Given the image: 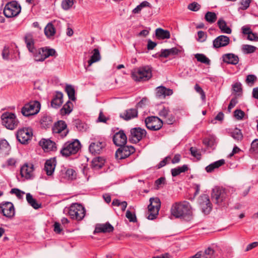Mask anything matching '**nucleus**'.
<instances>
[{
    "mask_svg": "<svg viewBox=\"0 0 258 258\" xmlns=\"http://www.w3.org/2000/svg\"><path fill=\"white\" fill-rule=\"evenodd\" d=\"M105 146V143L102 142L97 141L91 143L89 146V150L93 154H100L101 151Z\"/></svg>",
    "mask_w": 258,
    "mask_h": 258,
    "instance_id": "obj_26",
    "label": "nucleus"
},
{
    "mask_svg": "<svg viewBox=\"0 0 258 258\" xmlns=\"http://www.w3.org/2000/svg\"><path fill=\"white\" fill-rule=\"evenodd\" d=\"M233 91L236 93H239L237 95H240L242 93V85L240 82H236L232 85Z\"/></svg>",
    "mask_w": 258,
    "mask_h": 258,
    "instance_id": "obj_57",
    "label": "nucleus"
},
{
    "mask_svg": "<svg viewBox=\"0 0 258 258\" xmlns=\"http://www.w3.org/2000/svg\"><path fill=\"white\" fill-rule=\"evenodd\" d=\"M217 25L222 33L226 34L231 33L232 30L227 26L226 22L223 19H220L217 22Z\"/></svg>",
    "mask_w": 258,
    "mask_h": 258,
    "instance_id": "obj_35",
    "label": "nucleus"
},
{
    "mask_svg": "<svg viewBox=\"0 0 258 258\" xmlns=\"http://www.w3.org/2000/svg\"><path fill=\"white\" fill-rule=\"evenodd\" d=\"M41 104L38 101H30L26 103L21 109V113L25 116L37 114L40 109Z\"/></svg>",
    "mask_w": 258,
    "mask_h": 258,
    "instance_id": "obj_7",
    "label": "nucleus"
},
{
    "mask_svg": "<svg viewBox=\"0 0 258 258\" xmlns=\"http://www.w3.org/2000/svg\"><path fill=\"white\" fill-rule=\"evenodd\" d=\"M112 140L114 144L118 147L126 144L127 137L123 131L120 130L113 136Z\"/></svg>",
    "mask_w": 258,
    "mask_h": 258,
    "instance_id": "obj_18",
    "label": "nucleus"
},
{
    "mask_svg": "<svg viewBox=\"0 0 258 258\" xmlns=\"http://www.w3.org/2000/svg\"><path fill=\"white\" fill-rule=\"evenodd\" d=\"M44 47L39 48H36L35 50L32 53L35 61H43L44 60Z\"/></svg>",
    "mask_w": 258,
    "mask_h": 258,
    "instance_id": "obj_34",
    "label": "nucleus"
},
{
    "mask_svg": "<svg viewBox=\"0 0 258 258\" xmlns=\"http://www.w3.org/2000/svg\"><path fill=\"white\" fill-rule=\"evenodd\" d=\"M181 50L176 47H173L170 49H162L159 54V57L167 58L170 55L178 54Z\"/></svg>",
    "mask_w": 258,
    "mask_h": 258,
    "instance_id": "obj_29",
    "label": "nucleus"
},
{
    "mask_svg": "<svg viewBox=\"0 0 258 258\" xmlns=\"http://www.w3.org/2000/svg\"><path fill=\"white\" fill-rule=\"evenodd\" d=\"M171 158L170 156L166 157L164 159L161 161L157 165L156 168L157 169H160L166 165L167 163V161L168 160L170 159Z\"/></svg>",
    "mask_w": 258,
    "mask_h": 258,
    "instance_id": "obj_63",
    "label": "nucleus"
},
{
    "mask_svg": "<svg viewBox=\"0 0 258 258\" xmlns=\"http://www.w3.org/2000/svg\"><path fill=\"white\" fill-rule=\"evenodd\" d=\"M2 55L4 60H8L10 59V49L9 46L6 45L4 47Z\"/></svg>",
    "mask_w": 258,
    "mask_h": 258,
    "instance_id": "obj_52",
    "label": "nucleus"
},
{
    "mask_svg": "<svg viewBox=\"0 0 258 258\" xmlns=\"http://www.w3.org/2000/svg\"><path fill=\"white\" fill-rule=\"evenodd\" d=\"M198 38L197 39V40L199 42H203L206 41L207 35L206 32L203 31H199L198 32Z\"/></svg>",
    "mask_w": 258,
    "mask_h": 258,
    "instance_id": "obj_58",
    "label": "nucleus"
},
{
    "mask_svg": "<svg viewBox=\"0 0 258 258\" xmlns=\"http://www.w3.org/2000/svg\"><path fill=\"white\" fill-rule=\"evenodd\" d=\"M231 136L235 140L241 141L243 139V135L240 129L235 128L230 133Z\"/></svg>",
    "mask_w": 258,
    "mask_h": 258,
    "instance_id": "obj_47",
    "label": "nucleus"
},
{
    "mask_svg": "<svg viewBox=\"0 0 258 258\" xmlns=\"http://www.w3.org/2000/svg\"><path fill=\"white\" fill-rule=\"evenodd\" d=\"M150 204L148 206V215L147 219L154 220L158 215L159 211L161 207V202L159 198H151L150 199Z\"/></svg>",
    "mask_w": 258,
    "mask_h": 258,
    "instance_id": "obj_6",
    "label": "nucleus"
},
{
    "mask_svg": "<svg viewBox=\"0 0 258 258\" xmlns=\"http://www.w3.org/2000/svg\"><path fill=\"white\" fill-rule=\"evenodd\" d=\"M101 59V55L98 48H95L93 50V54L88 60V66H91L93 63L98 61Z\"/></svg>",
    "mask_w": 258,
    "mask_h": 258,
    "instance_id": "obj_37",
    "label": "nucleus"
},
{
    "mask_svg": "<svg viewBox=\"0 0 258 258\" xmlns=\"http://www.w3.org/2000/svg\"><path fill=\"white\" fill-rule=\"evenodd\" d=\"M53 122L52 117L47 113L43 114L40 120L41 127L44 129L49 128L52 126Z\"/></svg>",
    "mask_w": 258,
    "mask_h": 258,
    "instance_id": "obj_25",
    "label": "nucleus"
},
{
    "mask_svg": "<svg viewBox=\"0 0 258 258\" xmlns=\"http://www.w3.org/2000/svg\"><path fill=\"white\" fill-rule=\"evenodd\" d=\"M195 56L198 61L206 64L210 63V60L204 54L197 53L195 54Z\"/></svg>",
    "mask_w": 258,
    "mask_h": 258,
    "instance_id": "obj_48",
    "label": "nucleus"
},
{
    "mask_svg": "<svg viewBox=\"0 0 258 258\" xmlns=\"http://www.w3.org/2000/svg\"><path fill=\"white\" fill-rule=\"evenodd\" d=\"M1 213L5 217L12 218L15 215V208L12 203L3 202L0 205Z\"/></svg>",
    "mask_w": 258,
    "mask_h": 258,
    "instance_id": "obj_16",
    "label": "nucleus"
},
{
    "mask_svg": "<svg viewBox=\"0 0 258 258\" xmlns=\"http://www.w3.org/2000/svg\"><path fill=\"white\" fill-rule=\"evenodd\" d=\"M164 119L165 122L168 124H172L175 121V118L174 115H173L172 114H170L169 113L168 114V115H167Z\"/></svg>",
    "mask_w": 258,
    "mask_h": 258,
    "instance_id": "obj_60",
    "label": "nucleus"
},
{
    "mask_svg": "<svg viewBox=\"0 0 258 258\" xmlns=\"http://www.w3.org/2000/svg\"><path fill=\"white\" fill-rule=\"evenodd\" d=\"M56 164V160L55 157L51 158L46 161L44 165V170L47 175L50 176L53 174Z\"/></svg>",
    "mask_w": 258,
    "mask_h": 258,
    "instance_id": "obj_23",
    "label": "nucleus"
},
{
    "mask_svg": "<svg viewBox=\"0 0 258 258\" xmlns=\"http://www.w3.org/2000/svg\"><path fill=\"white\" fill-rule=\"evenodd\" d=\"M81 144L78 139H72L66 142L60 151V154L65 157L76 154L81 149Z\"/></svg>",
    "mask_w": 258,
    "mask_h": 258,
    "instance_id": "obj_3",
    "label": "nucleus"
},
{
    "mask_svg": "<svg viewBox=\"0 0 258 258\" xmlns=\"http://www.w3.org/2000/svg\"><path fill=\"white\" fill-rule=\"evenodd\" d=\"M73 124L79 132L85 131L87 128V124L80 119H74Z\"/></svg>",
    "mask_w": 258,
    "mask_h": 258,
    "instance_id": "obj_42",
    "label": "nucleus"
},
{
    "mask_svg": "<svg viewBox=\"0 0 258 258\" xmlns=\"http://www.w3.org/2000/svg\"><path fill=\"white\" fill-rule=\"evenodd\" d=\"M65 91L68 94L69 100L73 101L76 100V97H75V90L72 85H67L65 88Z\"/></svg>",
    "mask_w": 258,
    "mask_h": 258,
    "instance_id": "obj_41",
    "label": "nucleus"
},
{
    "mask_svg": "<svg viewBox=\"0 0 258 258\" xmlns=\"http://www.w3.org/2000/svg\"><path fill=\"white\" fill-rule=\"evenodd\" d=\"M24 41L29 51L31 53L33 52L36 48L34 46L35 41L32 34L26 33L24 37Z\"/></svg>",
    "mask_w": 258,
    "mask_h": 258,
    "instance_id": "obj_27",
    "label": "nucleus"
},
{
    "mask_svg": "<svg viewBox=\"0 0 258 258\" xmlns=\"http://www.w3.org/2000/svg\"><path fill=\"white\" fill-rule=\"evenodd\" d=\"M244 115V112L241 109H236L234 112V116L238 120L242 119Z\"/></svg>",
    "mask_w": 258,
    "mask_h": 258,
    "instance_id": "obj_61",
    "label": "nucleus"
},
{
    "mask_svg": "<svg viewBox=\"0 0 258 258\" xmlns=\"http://www.w3.org/2000/svg\"><path fill=\"white\" fill-rule=\"evenodd\" d=\"M188 170V167L187 165L184 164L182 166H178L176 168L171 169V173L173 177H175L179 175L181 173L187 171Z\"/></svg>",
    "mask_w": 258,
    "mask_h": 258,
    "instance_id": "obj_39",
    "label": "nucleus"
},
{
    "mask_svg": "<svg viewBox=\"0 0 258 258\" xmlns=\"http://www.w3.org/2000/svg\"><path fill=\"white\" fill-rule=\"evenodd\" d=\"M64 212H67L72 219L81 221L86 215L84 206L78 203H73L69 208H65Z\"/></svg>",
    "mask_w": 258,
    "mask_h": 258,
    "instance_id": "obj_4",
    "label": "nucleus"
},
{
    "mask_svg": "<svg viewBox=\"0 0 258 258\" xmlns=\"http://www.w3.org/2000/svg\"><path fill=\"white\" fill-rule=\"evenodd\" d=\"M73 104L70 100H68L60 110V113L61 115L69 114L73 110Z\"/></svg>",
    "mask_w": 258,
    "mask_h": 258,
    "instance_id": "obj_36",
    "label": "nucleus"
},
{
    "mask_svg": "<svg viewBox=\"0 0 258 258\" xmlns=\"http://www.w3.org/2000/svg\"><path fill=\"white\" fill-rule=\"evenodd\" d=\"M44 60L49 56H56L57 55L55 50L53 48H49V47H44Z\"/></svg>",
    "mask_w": 258,
    "mask_h": 258,
    "instance_id": "obj_45",
    "label": "nucleus"
},
{
    "mask_svg": "<svg viewBox=\"0 0 258 258\" xmlns=\"http://www.w3.org/2000/svg\"><path fill=\"white\" fill-rule=\"evenodd\" d=\"M256 77L254 75H248L246 77V82L247 84L251 85L253 84L254 82L256 81Z\"/></svg>",
    "mask_w": 258,
    "mask_h": 258,
    "instance_id": "obj_62",
    "label": "nucleus"
},
{
    "mask_svg": "<svg viewBox=\"0 0 258 258\" xmlns=\"http://www.w3.org/2000/svg\"><path fill=\"white\" fill-rule=\"evenodd\" d=\"M230 41L229 37L225 35H220L213 40V46L215 48H219L227 46Z\"/></svg>",
    "mask_w": 258,
    "mask_h": 258,
    "instance_id": "obj_19",
    "label": "nucleus"
},
{
    "mask_svg": "<svg viewBox=\"0 0 258 258\" xmlns=\"http://www.w3.org/2000/svg\"><path fill=\"white\" fill-rule=\"evenodd\" d=\"M1 118L2 124L10 130L16 128L19 123L16 114L11 112L7 111L3 113Z\"/></svg>",
    "mask_w": 258,
    "mask_h": 258,
    "instance_id": "obj_5",
    "label": "nucleus"
},
{
    "mask_svg": "<svg viewBox=\"0 0 258 258\" xmlns=\"http://www.w3.org/2000/svg\"><path fill=\"white\" fill-rule=\"evenodd\" d=\"M156 38L159 39H169L170 38V32L167 30H164L162 28H157L155 31Z\"/></svg>",
    "mask_w": 258,
    "mask_h": 258,
    "instance_id": "obj_31",
    "label": "nucleus"
},
{
    "mask_svg": "<svg viewBox=\"0 0 258 258\" xmlns=\"http://www.w3.org/2000/svg\"><path fill=\"white\" fill-rule=\"evenodd\" d=\"M21 11V6L17 2L13 1L6 5L4 10V14L7 18H12L18 16Z\"/></svg>",
    "mask_w": 258,
    "mask_h": 258,
    "instance_id": "obj_8",
    "label": "nucleus"
},
{
    "mask_svg": "<svg viewBox=\"0 0 258 258\" xmlns=\"http://www.w3.org/2000/svg\"><path fill=\"white\" fill-rule=\"evenodd\" d=\"M251 0H241L240 9L242 10H246L249 7Z\"/></svg>",
    "mask_w": 258,
    "mask_h": 258,
    "instance_id": "obj_64",
    "label": "nucleus"
},
{
    "mask_svg": "<svg viewBox=\"0 0 258 258\" xmlns=\"http://www.w3.org/2000/svg\"><path fill=\"white\" fill-rule=\"evenodd\" d=\"M249 152L250 153H258V139H254L251 143Z\"/></svg>",
    "mask_w": 258,
    "mask_h": 258,
    "instance_id": "obj_51",
    "label": "nucleus"
},
{
    "mask_svg": "<svg viewBox=\"0 0 258 258\" xmlns=\"http://www.w3.org/2000/svg\"><path fill=\"white\" fill-rule=\"evenodd\" d=\"M26 200L28 204L35 209H38L41 207V204L38 203L30 193L26 194Z\"/></svg>",
    "mask_w": 258,
    "mask_h": 258,
    "instance_id": "obj_38",
    "label": "nucleus"
},
{
    "mask_svg": "<svg viewBox=\"0 0 258 258\" xmlns=\"http://www.w3.org/2000/svg\"><path fill=\"white\" fill-rule=\"evenodd\" d=\"M138 111L137 108L126 109L123 113H120L119 117L122 119L128 121L138 116Z\"/></svg>",
    "mask_w": 258,
    "mask_h": 258,
    "instance_id": "obj_21",
    "label": "nucleus"
},
{
    "mask_svg": "<svg viewBox=\"0 0 258 258\" xmlns=\"http://www.w3.org/2000/svg\"><path fill=\"white\" fill-rule=\"evenodd\" d=\"M39 144L45 152L54 151L56 150L55 143L50 139H43L39 141Z\"/></svg>",
    "mask_w": 258,
    "mask_h": 258,
    "instance_id": "obj_20",
    "label": "nucleus"
},
{
    "mask_svg": "<svg viewBox=\"0 0 258 258\" xmlns=\"http://www.w3.org/2000/svg\"><path fill=\"white\" fill-rule=\"evenodd\" d=\"M34 165L32 164L25 163L20 169V175L27 180L33 178L34 177Z\"/></svg>",
    "mask_w": 258,
    "mask_h": 258,
    "instance_id": "obj_17",
    "label": "nucleus"
},
{
    "mask_svg": "<svg viewBox=\"0 0 258 258\" xmlns=\"http://www.w3.org/2000/svg\"><path fill=\"white\" fill-rule=\"evenodd\" d=\"M12 194H15L19 199H22L25 192L16 188H12L10 191Z\"/></svg>",
    "mask_w": 258,
    "mask_h": 258,
    "instance_id": "obj_53",
    "label": "nucleus"
},
{
    "mask_svg": "<svg viewBox=\"0 0 258 258\" xmlns=\"http://www.w3.org/2000/svg\"><path fill=\"white\" fill-rule=\"evenodd\" d=\"M60 173L62 177L68 180H73L77 178V172L73 169L64 168L61 170Z\"/></svg>",
    "mask_w": 258,
    "mask_h": 258,
    "instance_id": "obj_28",
    "label": "nucleus"
},
{
    "mask_svg": "<svg viewBox=\"0 0 258 258\" xmlns=\"http://www.w3.org/2000/svg\"><path fill=\"white\" fill-rule=\"evenodd\" d=\"M69 132L67 124L62 120H59L55 122L52 126V134L54 135H57L61 139L65 138Z\"/></svg>",
    "mask_w": 258,
    "mask_h": 258,
    "instance_id": "obj_9",
    "label": "nucleus"
},
{
    "mask_svg": "<svg viewBox=\"0 0 258 258\" xmlns=\"http://www.w3.org/2000/svg\"><path fill=\"white\" fill-rule=\"evenodd\" d=\"M173 94V90L165 87L160 86L156 88V97L158 98H165L167 96H170Z\"/></svg>",
    "mask_w": 258,
    "mask_h": 258,
    "instance_id": "obj_24",
    "label": "nucleus"
},
{
    "mask_svg": "<svg viewBox=\"0 0 258 258\" xmlns=\"http://www.w3.org/2000/svg\"><path fill=\"white\" fill-rule=\"evenodd\" d=\"M126 217L130 222H137V217L135 213H133L130 210H127L125 214Z\"/></svg>",
    "mask_w": 258,
    "mask_h": 258,
    "instance_id": "obj_59",
    "label": "nucleus"
},
{
    "mask_svg": "<svg viewBox=\"0 0 258 258\" xmlns=\"http://www.w3.org/2000/svg\"><path fill=\"white\" fill-rule=\"evenodd\" d=\"M105 160L100 157L94 158L91 162V167L94 170H99L104 165Z\"/></svg>",
    "mask_w": 258,
    "mask_h": 258,
    "instance_id": "obj_32",
    "label": "nucleus"
},
{
    "mask_svg": "<svg viewBox=\"0 0 258 258\" xmlns=\"http://www.w3.org/2000/svg\"><path fill=\"white\" fill-rule=\"evenodd\" d=\"M242 49L244 53L249 54L254 52L256 50V47L252 45L244 44L242 45Z\"/></svg>",
    "mask_w": 258,
    "mask_h": 258,
    "instance_id": "obj_50",
    "label": "nucleus"
},
{
    "mask_svg": "<svg viewBox=\"0 0 258 258\" xmlns=\"http://www.w3.org/2000/svg\"><path fill=\"white\" fill-rule=\"evenodd\" d=\"M116 151L115 157L117 160H122L129 157L135 152V148L132 146L121 145Z\"/></svg>",
    "mask_w": 258,
    "mask_h": 258,
    "instance_id": "obj_12",
    "label": "nucleus"
},
{
    "mask_svg": "<svg viewBox=\"0 0 258 258\" xmlns=\"http://www.w3.org/2000/svg\"><path fill=\"white\" fill-rule=\"evenodd\" d=\"M63 94L61 92L57 91L55 95L51 101V105L52 107L58 108L62 104Z\"/></svg>",
    "mask_w": 258,
    "mask_h": 258,
    "instance_id": "obj_30",
    "label": "nucleus"
},
{
    "mask_svg": "<svg viewBox=\"0 0 258 258\" xmlns=\"http://www.w3.org/2000/svg\"><path fill=\"white\" fill-rule=\"evenodd\" d=\"M217 18V15L214 12H208L205 16L206 21L211 24L214 23L216 21Z\"/></svg>",
    "mask_w": 258,
    "mask_h": 258,
    "instance_id": "obj_46",
    "label": "nucleus"
},
{
    "mask_svg": "<svg viewBox=\"0 0 258 258\" xmlns=\"http://www.w3.org/2000/svg\"><path fill=\"white\" fill-rule=\"evenodd\" d=\"M225 163V161L224 159H220L207 166L205 168L206 171L208 173H211L213 172L215 169L218 168L221 166L224 165Z\"/></svg>",
    "mask_w": 258,
    "mask_h": 258,
    "instance_id": "obj_33",
    "label": "nucleus"
},
{
    "mask_svg": "<svg viewBox=\"0 0 258 258\" xmlns=\"http://www.w3.org/2000/svg\"><path fill=\"white\" fill-rule=\"evenodd\" d=\"M188 9L191 11L197 12L201 8V5L197 2H193L189 4L187 6Z\"/></svg>",
    "mask_w": 258,
    "mask_h": 258,
    "instance_id": "obj_54",
    "label": "nucleus"
},
{
    "mask_svg": "<svg viewBox=\"0 0 258 258\" xmlns=\"http://www.w3.org/2000/svg\"><path fill=\"white\" fill-rule=\"evenodd\" d=\"M32 131L29 128H22L18 130L16 133L18 141L22 144H25L31 140L32 137Z\"/></svg>",
    "mask_w": 258,
    "mask_h": 258,
    "instance_id": "obj_14",
    "label": "nucleus"
},
{
    "mask_svg": "<svg viewBox=\"0 0 258 258\" xmlns=\"http://www.w3.org/2000/svg\"><path fill=\"white\" fill-rule=\"evenodd\" d=\"M11 149L10 146L7 141L5 139L0 141V152L5 155L9 154Z\"/></svg>",
    "mask_w": 258,
    "mask_h": 258,
    "instance_id": "obj_40",
    "label": "nucleus"
},
{
    "mask_svg": "<svg viewBox=\"0 0 258 258\" xmlns=\"http://www.w3.org/2000/svg\"><path fill=\"white\" fill-rule=\"evenodd\" d=\"M195 89L197 92L199 93L201 95V99L205 101L206 100V94L203 89L199 85L196 84L195 86Z\"/></svg>",
    "mask_w": 258,
    "mask_h": 258,
    "instance_id": "obj_56",
    "label": "nucleus"
},
{
    "mask_svg": "<svg viewBox=\"0 0 258 258\" xmlns=\"http://www.w3.org/2000/svg\"><path fill=\"white\" fill-rule=\"evenodd\" d=\"M171 212L176 218L186 221H190L193 219L190 206L186 201L174 203L171 207Z\"/></svg>",
    "mask_w": 258,
    "mask_h": 258,
    "instance_id": "obj_1",
    "label": "nucleus"
},
{
    "mask_svg": "<svg viewBox=\"0 0 258 258\" xmlns=\"http://www.w3.org/2000/svg\"><path fill=\"white\" fill-rule=\"evenodd\" d=\"M199 204L203 213L208 215L212 210V204L208 195L203 194L199 198Z\"/></svg>",
    "mask_w": 258,
    "mask_h": 258,
    "instance_id": "obj_13",
    "label": "nucleus"
},
{
    "mask_svg": "<svg viewBox=\"0 0 258 258\" xmlns=\"http://www.w3.org/2000/svg\"><path fill=\"white\" fill-rule=\"evenodd\" d=\"M146 131L140 127L132 128L131 135L129 136V141L133 143H137L146 136Z\"/></svg>",
    "mask_w": 258,
    "mask_h": 258,
    "instance_id": "obj_15",
    "label": "nucleus"
},
{
    "mask_svg": "<svg viewBox=\"0 0 258 258\" xmlns=\"http://www.w3.org/2000/svg\"><path fill=\"white\" fill-rule=\"evenodd\" d=\"M114 227H95L93 232L94 234L99 233H110L113 231Z\"/></svg>",
    "mask_w": 258,
    "mask_h": 258,
    "instance_id": "obj_44",
    "label": "nucleus"
},
{
    "mask_svg": "<svg viewBox=\"0 0 258 258\" xmlns=\"http://www.w3.org/2000/svg\"><path fill=\"white\" fill-rule=\"evenodd\" d=\"M214 250L211 247H208L205 250V255L203 258H215Z\"/></svg>",
    "mask_w": 258,
    "mask_h": 258,
    "instance_id": "obj_55",
    "label": "nucleus"
},
{
    "mask_svg": "<svg viewBox=\"0 0 258 258\" xmlns=\"http://www.w3.org/2000/svg\"><path fill=\"white\" fill-rule=\"evenodd\" d=\"M145 122L147 128L151 131H158L163 126V121L155 116L147 117L145 120Z\"/></svg>",
    "mask_w": 258,
    "mask_h": 258,
    "instance_id": "obj_11",
    "label": "nucleus"
},
{
    "mask_svg": "<svg viewBox=\"0 0 258 258\" xmlns=\"http://www.w3.org/2000/svg\"><path fill=\"white\" fill-rule=\"evenodd\" d=\"M222 61L227 64L236 65L239 62V57L232 53L224 54L222 56Z\"/></svg>",
    "mask_w": 258,
    "mask_h": 258,
    "instance_id": "obj_22",
    "label": "nucleus"
},
{
    "mask_svg": "<svg viewBox=\"0 0 258 258\" xmlns=\"http://www.w3.org/2000/svg\"><path fill=\"white\" fill-rule=\"evenodd\" d=\"M44 33L47 37H50L55 33V29L54 26L51 23H48L44 29Z\"/></svg>",
    "mask_w": 258,
    "mask_h": 258,
    "instance_id": "obj_43",
    "label": "nucleus"
},
{
    "mask_svg": "<svg viewBox=\"0 0 258 258\" xmlns=\"http://www.w3.org/2000/svg\"><path fill=\"white\" fill-rule=\"evenodd\" d=\"M75 3V0H62L61 6L64 10H68L72 7Z\"/></svg>",
    "mask_w": 258,
    "mask_h": 258,
    "instance_id": "obj_49",
    "label": "nucleus"
},
{
    "mask_svg": "<svg viewBox=\"0 0 258 258\" xmlns=\"http://www.w3.org/2000/svg\"><path fill=\"white\" fill-rule=\"evenodd\" d=\"M213 201L217 204H220L225 202L227 198V194L225 188L222 187L216 186L211 194Z\"/></svg>",
    "mask_w": 258,
    "mask_h": 258,
    "instance_id": "obj_10",
    "label": "nucleus"
},
{
    "mask_svg": "<svg viewBox=\"0 0 258 258\" xmlns=\"http://www.w3.org/2000/svg\"><path fill=\"white\" fill-rule=\"evenodd\" d=\"M153 68L146 65L134 69L131 73L132 79L136 82H145L152 77Z\"/></svg>",
    "mask_w": 258,
    "mask_h": 258,
    "instance_id": "obj_2",
    "label": "nucleus"
}]
</instances>
